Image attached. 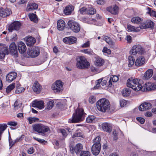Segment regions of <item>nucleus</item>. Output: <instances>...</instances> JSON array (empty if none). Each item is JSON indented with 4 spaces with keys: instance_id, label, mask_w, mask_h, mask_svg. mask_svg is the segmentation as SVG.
Here are the masks:
<instances>
[{
    "instance_id": "obj_15",
    "label": "nucleus",
    "mask_w": 156,
    "mask_h": 156,
    "mask_svg": "<svg viewBox=\"0 0 156 156\" xmlns=\"http://www.w3.org/2000/svg\"><path fill=\"white\" fill-rule=\"evenodd\" d=\"M154 23L150 20H147L145 23L140 25V28L141 29H144L151 28L153 29L154 27Z\"/></svg>"
},
{
    "instance_id": "obj_58",
    "label": "nucleus",
    "mask_w": 156,
    "mask_h": 156,
    "mask_svg": "<svg viewBox=\"0 0 156 156\" xmlns=\"http://www.w3.org/2000/svg\"><path fill=\"white\" fill-rule=\"evenodd\" d=\"M112 134L113 135V139L114 140H116L118 139L117 137V133L115 130H113L112 132Z\"/></svg>"
},
{
    "instance_id": "obj_49",
    "label": "nucleus",
    "mask_w": 156,
    "mask_h": 156,
    "mask_svg": "<svg viewBox=\"0 0 156 156\" xmlns=\"http://www.w3.org/2000/svg\"><path fill=\"white\" fill-rule=\"evenodd\" d=\"M95 97L94 96H90L89 99V101L90 103L91 104L94 103L96 101Z\"/></svg>"
},
{
    "instance_id": "obj_19",
    "label": "nucleus",
    "mask_w": 156,
    "mask_h": 156,
    "mask_svg": "<svg viewBox=\"0 0 156 156\" xmlns=\"http://www.w3.org/2000/svg\"><path fill=\"white\" fill-rule=\"evenodd\" d=\"M152 107V105L148 102H145L139 107V110L142 111L150 109Z\"/></svg>"
},
{
    "instance_id": "obj_52",
    "label": "nucleus",
    "mask_w": 156,
    "mask_h": 156,
    "mask_svg": "<svg viewBox=\"0 0 156 156\" xmlns=\"http://www.w3.org/2000/svg\"><path fill=\"white\" fill-rule=\"evenodd\" d=\"M82 52L89 55H91L92 54V51L90 49H83L81 51Z\"/></svg>"
},
{
    "instance_id": "obj_27",
    "label": "nucleus",
    "mask_w": 156,
    "mask_h": 156,
    "mask_svg": "<svg viewBox=\"0 0 156 156\" xmlns=\"http://www.w3.org/2000/svg\"><path fill=\"white\" fill-rule=\"evenodd\" d=\"M145 58L143 56L139 57L136 60L135 62V65L136 66H140L145 63Z\"/></svg>"
},
{
    "instance_id": "obj_28",
    "label": "nucleus",
    "mask_w": 156,
    "mask_h": 156,
    "mask_svg": "<svg viewBox=\"0 0 156 156\" xmlns=\"http://www.w3.org/2000/svg\"><path fill=\"white\" fill-rule=\"evenodd\" d=\"M57 28L58 30H63L65 26V22L62 20H58L57 22Z\"/></svg>"
},
{
    "instance_id": "obj_22",
    "label": "nucleus",
    "mask_w": 156,
    "mask_h": 156,
    "mask_svg": "<svg viewBox=\"0 0 156 156\" xmlns=\"http://www.w3.org/2000/svg\"><path fill=\"white\" fill-rule=\"evenodd\" d=\"M32 104L33 107H36L40 109H41L44 107V103L42 101H34L32 102Z\"/></svg>"
},
{
    "instance_id": "obj_61",
    "label": "nucleus",
    "mask_w": 156,
    "mask_h": 156,
    "mask_svg": "<svg viewBox=\"0 0 156 156\" xmlns=\"http://www.w3.org/2000/svg\"><path fill=\"white\" fill-rule=\"evenodd\" d=\"M8 125L12 126H16L17 125V123L15 122L10 121L7 123Z\"/></svg>"
},
{
    "instance_id": "obj_1",
    "label": "nucleus",
    "mask_w": 156,
    "mask_h": 156,
    "mask_svg": "<svg viewBox=\"0 0 156 156\" xmlns=\"http://www.w3.org/2000/svg\"><path fill=\"white\" fill-rule=\"evenodd\" d=\"M86 114L82 108H78L73 115L71 120L72 123H76L83 121Z\"/></svg>"
},
{
    "instance_id": "obj_16",
    "label": "nucleus",
    "mask_w": 156,
    "mask_h": 156,
    "mask_svg": "<svg viewBox=\"0 0 156 156\" xmlns=\"http://www.w3.org/2000/svg\"><path fill=\"white\" fill-rule=\"evenodd\" d=\"M9 51L12 55L18 56L17 47L15 43L13 42L10 45Z\"/></svg>"
},
{
    "instance_id": "obj_45",
    "label": "nucleus",
    "mask_w": 156,
    "mask_h": 156,
    "mask_svg": "<svg viewBox=\"0 0 156 156\" xmlns=\"http://www.w3.org/2000/svg\"><path fill=\"white\" fill-rule=\"evenodd\" d=\"M54 102L53 101H49L47 104V108L49 109H51L53 106Z\"/></svg>"
},
{
    "instance_id": "obj_4",
    "label": "nucleus",
    "mask_w": 156,
    "mask_h": 156,
    "mask_svg": "<svg viewBox=\"0 0 156 156\" xmlns=\"http://www.w3.org/2000/svg\"><path fill=\"white\" fill-rule=\"evenodd\" d=\"M33 130L44 136L45 133L49 130L48 126H45L41 123L36 124L32 126Z\"/></svg>"
},
{
    "instance_id": "obj_53",
    "label": "nucleus",
    "mask_w": 156,
    "mask_h": 156,
    "mask_svg": "<svg viewBox=\"0 0 156 156\" xmlns=\"http://www.w3.org/2000/svg\"><path fill=\"white\" fill-rule=\"evenodd\" d=\"M9 146L11 147H12L14 144V143H13L12 140L11 139L9 133Z\"/></svg>"
},
{
    "instance_id": "obj_59",
    "label": "nucleus",
    "mask_w": 156,
    "mask_h": 156,
    "mask_svg": "<svg viewBox=\"0 0 156 156\" xmlns=\"http://www.w3.org/2000/svg\"><path fill=\"white\" fill-rule=\"evenodd\" d=\"M136 119L141 124H144L145 121V119L144 118L141 117H137Z\"/></svg>"
},
{
    "instance_id": "obj_17",
    "label": "nucleus",
    "mask_w": 156,
    "mask_h": 156,
    "mask_svg": "<svg viewBox=\"0 0 156 156\" xmlns=\"http://www.w3.org/2000/svg\"><path fill=\"white\" fill-rule=\"evenodd\" d=\"M17 73L15 72H12L7 75L6 79V80L9 83H10L17 76Z\"/></svg>"
},
{
    "instance_id": "obj_29",
    "label": "nucleus",
    "mask_w": 156,
    "mask_h": 156,
    "mask_svg": "<svg viewBox=\"0 0 156 156\" xmlns=\"http://www.w3.org/2000/svg\"><path fill=\"white\" fill-rule=\"evenodd\" d=\"M153 74V71L152 69H148L145 73L143 79L145 80H148L151 78Z\"/></svg>"
},
{
    "instance_id": "obj_51",
    "label": "nucleus",
    "mask_w": 156,
    "mask_h": 156,
    "mask_svg": "<svg viewBox=\"0 0 156 156\" xmlns=\"http://www.w3.org/2000/svg\"><path fill=\"white\" fill-rule=\"evenodd\" d=\"M25 90V88L23 87H18L16 88L15 93L16 94H19L23 92Z\"/></svg>"
},
{
    "instance_id": "obj_44",
    "label": "nucleus",
    "mask_w": 156,
    "mask_h": 156,
    "mask_svg": "<svg viewBox=\"0 0 156 156\" xmlns=\"http://www.w3.org/2000/svg\"><path fill=\"white\" fill-rule=\"evenodd\" d=\"M27 119L29 122V123L30 124L35 122L36 121H37L39 120V119L37 118L31 117L28 118Z\"/></svg>"
},
{
    "instance_id": "obj_2",
    "label": "nucleus",
    "mask_w": 156,
    "mask_h": 156,
    "mask_svg": "<svg viewBox=\"0 0 156 156\" xmlns=\"http://www.w3.org/2000/svg\"><path fill=\"white\" fill-rule=\"evenodd\" d=\"M97 106L99 111L104 112L109 110L110 104L108 100L103 98L97 102Z\"/></svg>"
},
{
    "instance_id": "obj_43",
    "label": "nucleus",
    "mask_w": 156,
    "mask_h": 156,
    "mask_svg": "<svg viewBox=\"0 0 156 156\" xmlns=\"http://www.w3.org/2000/svg\"><path fill=\"white\" fill-rule=\"evenodd\" d=\"M21 104L18 102L17 100L16 101L14 104V107L15 110H17L20 108L21 106Z\"/></svg>"
},
{
    "instance_id": "obj_42",
    "label": "nucleus",
    "mask_w": 156,
    "mask_h": 156,
    "mask_svg": "<svg viewBox=\"0 0 156 156\" xmlns=\"http://www.w3.org/2000/svg\"><path fill=\"white\" fill-rule=\"evenodd\" d=\"M33 138L34 140L37 141L43 145H45L47 143V142L44 139L38 138L34 136L33 137Z\"/></svg>"
},
{
    "instance_id": "obj_3",
    "label": "nucleus",
    "mask_w": 156,
    "mask_h": 156,
    "mask_svg": "<svg viewBox=\"0 0 156 156\" xmlns=\"http://www.w3.org/2000/svg\"><path fill=\"white\" fill-rule=\"evenodd\" d=\"M101 137L100 136L96 137L93 140L94 144L91 147V151L92 153L94 155H98L101 149Z\"/></svg>"
},
{
    "instance_id": "obj_54",
    "label": "nucleus",
    "mask_w": 156,
    "mask_h": 156,
    "mask_svg": "<svg viewBox=\"0 0 156 156\" xmlns=\"http://www.w3.org/2000/svg\"><path fill=\"white\" fill-rule=\"evenodd\" d=\"M103 51L104 53H107L108 55H110L111 53V51L106 47L104 48Z\"/></svg>"
},
{
    "instance_id": "obj_56",
    "label": "nucleus",
    "mask_w": 156,
    "mask_h": 156,
    "mask_svg": "<svg viewBox=\"0 0 156 156\" xmlns=\"http://www.w3.org/2000/svg\"><path fill=\"white\" fill-rule=\"evenodd\" d=\"M113 76L112 77H111L110 78H111V80L114 82H115L119 80L118 77L115 75L112 76Z\"/></svg>"
},
{
    "instance_id": "obj_35",
    "label": "nucleus",
    "mask_w": 156,
    "mask_h": 156,
    "mask_svg": "<svg viewBox=\"0 0 156 156\" xmlns=\"http://www.w3.org/2000/svg\"><path fill=\"white\" fill-rule=\"evenodd\" d=\"M29 16L31 21L36 23L38 21L37 16L34 13H30Z\"/></svg>"
},
{
    "instance_id": "obj_7",
    "label": "nucleus",
    "mask_w": 156,
    "mask_h": 156,
    "mask_svg": "<svg viewBox=\"0 0 156 156\" xmlns=\"http://www.w3.org/2000/svg\"><path fill=\"white\" fill-rule=\"evenodd\" d=\"M68 27L75 33H78L80 30V24L73 20H69L67 23Z\"/></svg>"
},
{
    "instance_id": "obj_41",
    "label": "nucleus",
    "mask_w": 156,
    "mask_h": 156,
    "mask_svg": "<svg viewBox=\"0 0 156 156\" xmlns=\"http://www.w3.org/2000/svg\"><path fill=\"white\" fill-rule=\"evenodd\" d=\"M95 119V117L94 116L90 115L87 118L86 121L88 123H91Z\"/></svg>"
},
{
    "instance_id": "obj_50",
    "label": "nucleus",
    "mask_w": 156,
    "mask_h": 156,
    "mask_svg": "<svg viewBox=\"0 0 156 156\" xmlns=\"http://www.w3.org/2000/svg\"><path fill=\"white\" fill-rule=\"evenodd\" d=\"M103 78L100 79L99 80H97V81H98V83H100L101 84L102 86H104L106 85L107 81L106 80H103L102 81Z\"/></svg>"
},
{
    "instance_id": "obj_36",
    "label": "nucleus",
    "mask_w": 156,
    "mask_h": 156,
    "mask_svg": "<svg viewBox=\"0 0 156 156\" xmlns=\"http://www.w3.org/2000/svg\"><path fill=\"white\" fill-rule=\"evenodd\" d=\"M131 93V90L129 88H125L122 91V94L124 97H127Z\"/></svg>"
},
{
    "instance_id": "obj_23",
    "label": "nucleus",
    "mask_w": 156,
    "mask_h": 156,
    "mask_svg": "<svg viewBox=\"0 0 156 156\" xmlns=\"http://www.w3.org/2000/svg\"><path fill=\"white\" fill-rule=\"evenodd\" d=\"M18 48L19 52L21 54L24 53L27 50L25 44L22 41H20L18 43Z\"/></svg>"
},
{
    "instance_id": "obj_5",
    "label": "nucleus",
    "mask_w": 156,
    "mask_h": 156,
    "mask_svg": "<svg viewBox=\"0 0 156 156\" xmlns=\"http://www.w3.org/2000/svg\"><path fill=\"white\" fill-rule=\"evenodd\" d=\"M138 81V80L137 79L129 78L127 80V86L135 91H139L140 90L141 85L140 84Z\"/></svg>"
},
{
    "instance_id": "obj_40",
    "label": "nucleus",
    "mask_w": 156,
    "mask_h": 156,
    "mask_svg": "<svg viewBox=\"0 0 156 156\" xmlns=\"http://www.w3.org/2000/svg\"><path fill=\"white\" fill-rule=\"evenodd\" d=\"M96 10L94 8L90 7L87 8V14L92 15L95 13Z\"/></svg>"
},
{
    "instance_id": "obj_63",
    "label": "nucleus",
    "mask_w": 156,
    "mask_h": 156,
    "mask_svg": "<svg viewBox=\"0 0 156 156\" xmlns=\"http://www.w3.org/2000/svg\"><path fill=\"white\" fill-rule=\"evenodd\" d=\"M152 114L151 112H147L145 113V115L147 117H150L152 116Z\"/></svg>"
},
{
    "instance_id": "obj_13",
    "label": "nucleus",
    "mask_w": 156,
    "mask_h": 156,
    "mask_svg": "<svg viewBox=\"0 0 156 156\" xmlns=\"http://www.w3.org/2000/svg\"><path fill=\"white\" fill-rule=\"evenodd\" d=\"M21 24L18 21H14L10 24L8 30L10 32H12L13 30H19Z\"/></svg>"
},
{
    "instance_id": "obj_24",
    "label": "nucleus",
    "mask_w": 156,
    "mask_h": 156,
    "mask_svg": "<svg viewBox=\"0 0 156 156\" xmlns=\"http://www.w3.org/2000/svg\"><path fill=\"white\" fill-rule=\"evenodd\" d=\"M11 13V10L8 8L4 9L1 7V17H6Z\"/></svg>"
},
{
    "instance_id": "obj_30",
    "label": "nucleus",
    "mask_w": 156,
    "mask_h": 156,
    "mask_svg": "<svg viewBox=\"0 0 156 156\" xmlns=\"http://www.w3.org/2000/svg\"><path fill=\"white\" fill-rule=\"evenodd\" d=\"M26 41L27 46H33L35 43L36 40L34 38L30 37L27 38Z\"/></svg>"
},
{
    "instance_id": "obj_10",
    "label": "nucleus",
    "mask_w": 156,
    "mask_h": 156,
    "mask_svg": "<svg viewBox=\"0 0 156 156\" xmlns=\"http://www.w3.org/2000/svg\"><path fill=\"white\" fill-rule=\"evenodd\" d=\"M63 84L61 81L57 80L52 85L51 88L55 93H59L62 90Z\"/></svg>"
},
{
    "instance_id": "obj_31",
    "label": "nucleus",
    "mask_w": 156,
    "mask_h": 156,
    "mask_svg": "<svg viewBox=\"0 0 156 156\" xmlns=\"http://www.w3.org/2000/svg\"><path fill=\"white\" fill-rule=\"evenodd\" d=\"M104 62V61L103 59L97 57L96 58L95 65L96 66H101L103 65Z\"/></svg>"
},
{
    "instance_id": "obj_37",
    "label": "nucleus",
    "mask_w": 156,
    "mask_h": 156,
    "mask_svg": "<svg viewBox=\"0 0 156 156\" xmlns=\"http://www.w3.org/2000/svg\"><path fill=\"white\" fill-rule=\"evenodd\" d=\"M129 64L128 66L131 67L134 63L135 59L132 56H129L128 57Z\"/></svg>"
},
{
    "instance_id": "obj_60",
    "label": "nucleus",
    "mask_w": 156,
    "mask_h": 156,
    "mask_svg": "<svg viewBox=\"0 0 156 156\" xmlns=\"http://www.w3.org/2000/svg\"><path fill=\"white\" fill-rule=\"evenodd\" d=\"M90 46V42L88 41L83 44L82 46L81 47L83 48H87Z\"/></svg>"
},
{
    "instance_id": "obj_20",
    "label": "nucleus",
    "mask_w": 156,
    "mask_h": 156,
    "mask_svg": "<svg viewBox=\"0 0 156 156\" xmlns=\"http://www.w3.org/2000/svg\"><path fill=\"white\" fill-rule=\"evenodd\" d=\"M118 7L116 5L109 6L106 8L107 11L113 15H116L118 14Z\"/></svg>"
},
{
    "instance_id": "obj_55",
    "label": "nucleus",
    "mask_w": 156,
    "mask_h": 156,
    "mask_svg": "<svg viewBox=\"0 0 156 156\" xmlns=\"http://www.w3.org/2000/svg\"><path fill=\"white\" fill-rule=\"evenodd\" d=\"M126 101L125 100H121L120 101V104L121 107H124L126 105Z\"/></svg>"
},
{
    "instance_id": "obj_8",
    "label": "nucleus",
    "mask_w": 156,
    "mask_h": 156,
    "mask_svg": "<svg viewBox=\"0 0 156 156\" xmlns=\"http://www.w3.org/2000/svg\"><path fill=\"white\" fill-rule=\"evenodd\" d=\"M140 90L143 91H149L156 89V83H146L143 86L141 85Z\"/></svg>"
},
{
    "instance_id": "obj_33",
    "label": "nucleus",
    "mask_w": 156,
    "mask_h": 156,
    "mask_svg": "<svg viewBox=\"0 0 156 156\" xmlns=\"http://www.w3.org/2000/svg\"><path fill=\"white\" fill-rule=\"evenodd\" d=\"M73 10V8L72 5H69L65 7L64 11L65 14L69 15L71 14Z\"/></svg>"
},
{
    "instance_id": "obj_38",
    "label": "nucleus",
    "mask_w": 156,
    "mask_h": 156,
    "mask_svg": "<svg viewBox=\"0 0 156 156\" xmlns=\"http://www.w3.org/2000/svg\"><path fill=\"white\" fill-rule=\"evenodd\" d=\"M141 20V19L138 17H133L131 20V22L136 24H139Z\"/></svg>"
},
{
    "instance_id": "obj_25",
    "label": "nucleus",
    "mask_w": 156,
    "mask_h": 156,
    "mask_svg": "<svg viewBox=\"0 0 156 156\" xmlns=\"http://www.w3.org/2000/svg\"><path fill=\"white\" fill-rule=\"evenodd\" d=\"M32 88L34 91L37 94L40 93L42 88L41 86L37 81H35L33 84Z\"/></svg>"
},
{
    "instance_id": "obj_47",
    "label": "nucleus",
    "mask_w": 156,
    "mask_h": 156,
    "mask_svg": "<svg viewBox=\"0 0 156 156\" xmlns=\"http://www.w3.org/2000/svg\"><path fill=\"white\" fill-rule=\"evenodd\" d=\"M80 156H90V153L87 151H82L80 154Z\"/></svg>"
},
{
    "instance_id": "obj_14",
    "label": "nucleus",
    "mask_w": 156,
    "mask_h": 156,
    "mask_svg": "<svg viewBox=\"0 0 156 156\" xmlns=\"http://www.w3.org/2000/svg\"><path fill=\"white\" fill-rule=\"evenodd\" d=\"M9 53L8 48L4 44H1V59L5 58L6 55H8Z\"/></svg>"
},
{
    "instance_id": "obj_57",
    "label": "nucleus",
    "mask_w": 156,
    "mask_h": 156,
    "mask_svg": "<svg viewBox=\"0 0 156 156\" xmlns=\"http://www.w3.org/2000/svg\"><path fill=\"white\" fill-rule=\"evenodd\" d=\"M127 29L129 31H135V29L134 27L130 25H128Z\"/></svg>"
},
{
    "instance_id": "obj_46",
    "label": "nucleus",
    "mask_w": 156,
    "mask_h": 156,
    "mask_svg": "<svg viewBox=\"0 0 156 156\" xmlns=\"http://www.w3.org/2000/svg\"><path fill=\"white\" fill-rule=\"evenodd\" d=\"M7 126L6 124H1V135L6 129Z\"/></svg>"
},
{
    "instance_id": "obj_48",
    "label": "nucleus",
    "mask_w": 156,
    "mask_h": 156,
    "mask_svg": "<svg viewBox=\"0 0 156 156\" xmlns=\"http://www.w3.org/2000/svg\"><path fill=\"white\" fill-rule=\"evenodd\" d=\"M87 8L85 7H83L80 9V12L81 14H87Z\"/></svg>"
},
{
    "instance_id": "obj_62",
    "label": "nucleus",
    "mask_w": 156,
    "mask_h": 156,
    "mask_svg": "<svg viewBox=\"0 0 156 156\" xmlns=\"http://www.w3.org/2000/svg\"><path fill=\"white\" fill-rule=\"evenodd\" d=\"M29 154H32L34 152V149L33 147H30L27 151Z\"/></svg>"
},
{
    "instance_id": "obj_34",
    "label": "nucleus",
    "mask_w": 156,
    "mask_h": 156,
    "mask_svg": "<svg viewBox=\"0 0 156 156\" xmlns=\"http://www.w3.org/2000/svg\"><path fill=\"white\" fill-rule=\"evenodd\" d=\"M83 134L80 129H78L76 131L75 133L73 136V138H74L76 137H83Z\"/></svg>"
},
{
    "instance_id": "obj_12",
    "label": "nucleus",
    "mask_w": 156,
    "mask_h": 156,
    "mask_svg": "<svg viewBox=\"0 0 156 156\" xmlns=\"http://www.w3.org/2000/svg\"><path fill=\"white\" fill-rule=\"evenodd\" d=\"M69 147L71 153L73 154L75 152L76 154H80L83 149V146L81 144L79 143L76 144L74 147L70 145Z\"/></svg>"
},
{
    "instance_id": "obj_26",
    "label": "nucleus",
    "mask_w": 156,
    "mask_h": 156,
    "mask_svg": "<svg viewBox=\"0 0 156 156\" xmlns=\"http://www.w3.org/2000/svg\"><path fill=\"white\" fill-rule=\"evenodd\" d=\"M38 7V5L35 3L29 2L27 5V11H30L33 10L37 9Z\"/></svg>"
},
{
    "instance_id": "obj_18",
    "label": "nucleus",
    "mask_w": 156,
    "mask_h": 156,
    "mask_svg": "<svg viewBox=\"0 0 156 156\" xmlns=\"http://www.w3.org/2000/svg\"><path fill=\"white\" fill-rule=\"evenodd\" d=\"M77 41L76 37L73 36L66 37L64 38L63 41L66 44H72L75 43Z\"/></svg>"
},
{
    "instance_id": "obj_9",
    "label": "nucleus",
    "mask_w": 156,
    "mask_h": 156,
    "mask_svg": "<svg viewBox=\"0 0 156 156\" xmlns=\"http://www.w3.org/2000/svg\"><path fill=\"white\" fill-rule=\"evenodd\" d=\"M144 49L139 44L133 46L130 51V54L132 55H134L137 53L143 54L144 52Z\"/></svg>"
},
{
    "instance_id": "obj_32",
    "label": "nucleus",
    "mask_w": 156,
    "mask_h": 156,
    "mask_svg": "<svg viewBox=\"0 0 156 156\" xmlns=\"http://www.w3.org/2000/svg\"><path fill=\"white\" fill-rule=\"evenodd\" d=\"M104 40L112 48H115V43L112 41V39L108 36H105L104 37Z\"/></svg>"
},
{
    "instance_id": "obj_11",
    "label": "nucleus",
    "mask_w": 156,
    "mask_h": 156,
    "mask_svg": "<svg viewBox=\"0 0 156 156\" xmlns=\"http://www.w3.org/2000/svg\"><path fill=\"white\" fill-rule=\"evenodd\" d=\"M40 53V50L38 47H34L28 49L27 54L30 57H37Z\"/></svg>"
},
{
    "instance_id": "obj_64",
    "label": "nucleus",
    "mask_w": 156,
    "mask_h": 156,
    "mask_svg": "<svg viewBox=\"0 0 156 156\" xmlns=\"http://www.w3.org/2000/svg\"><path fill=\"white\" fill-rule=\"evenodd\" d=\"M131 37L129 35L127 36L126 38V40L127 41L129 42H131Z\"/></svg>"
},
{
    "instance_id": "obj_21",
    "label": "nucleus",
    "mask_w": 156,
    "mask_h": 156,
    "mask_svg": "<svg viewBox=\"0 0 156 156\" xmlns=\"http://www.w3.org/2000/svg\"><path fill=\"white\" fill-rule=\"evenodd\" d=\"M102 129L107 132L110 133L112 131V127L111 125L108 122H104L101 124Z\"/></svg>"
},
{
    "instance_id": "obj_39",
    "label": "nucleus",
    "mask_w": 156,
    "mask_h": 156,
    "mask_svg": "<svg viewBox=\"0 0 156 156\" xmlns=\"http://www.w3.org/2000/svg\"><path fill=\"white\" fill-rule=\"evenodd\" d=\"M15 83H12L10 84L6 88V92L8 93L12 90L15 87Z\"/></svg>"
},
{
    "instance_id": "obj_6",
    "label": "nucleus",
    "mask_w": 156,
    "mask_h": 156,
    "mask_svg": "<svg viewBox=\"0 0 156 156\" xmlns=\"http://www.w3.org/2000/svg\"><path fill=\"white\" fill-rule=\"evenodd\" d=\"M90 66V63L86 58L83 56H80L77 59L76 66L79 69H83L88 68Z\"/></svg>"
}]
</instances>
